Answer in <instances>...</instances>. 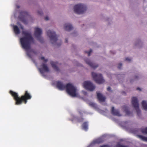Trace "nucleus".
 <instances>
[{"mask_svg": "<svg viewBox=\"0 0 147 147\" xmlns=\"http://www.w3.org/2000/svg\"><path fill=\"white\" fill-rule=\"evenodd\" d=\"M20 14L25 17L28 15V13L25 11H22L20 12Z\"/></svg>", "mask_w": 147, "mask_h": 147, "instance_id": "obj_21", "label": "nucleus"}, {"mask_svg": "<svg viewBox=\"0 0 147 147\" xmlns=\"http://www.w3.org/2000/svg\"><path fill=\"white\" fill-rule=\"evenodd\" d=\"M27 55L30 58L31 57V55H30V54L29 53H27Z\"/></svg>", "mask_w": 147, "mask_h": 147, "instance_id": "obj_36", "label": "nucleus"}, {"mask_svg": "<svg viewBox=\"0 0 147 147\" xmlns=\"http://www.w3.org/2000/svg\"><path fill=\"white\" fill-rule=\"evenodd\" d=\"M142 104L143 108L145 110H147V103L146 101L143 100L142 102Z\"/></svg>", "mask_w": 147, "mask_h": 147, "instance_id": "obj_18", "label": "nucleus"}, {"mask_svg": "<svg viewBox=\"0 0 147 147\" xmlns=\"http://www.w3.org/2000/svg\"><path fill=\"white\" fill-rule=\"evenodd\" d=\"M20 20L23 23L25 24H27V21L24 19L20 18Z\"/></svg>", "mask_w": 147, "mask_h": 147, "instance_id": "obj_25", "label": "nucleus"}, {"mask_svg": "<svg viewBox=\"0 0 147 147\" xmlns=\"http://www.w3.org/2000/svg\"><path fill=\"white\" fill-rule=\"evenodd\" d=\"M20 28H21V29L22 30H23L24 29L23 26H20Z\"/></svg>", "mask_w": 147, "mask_h": 147, "instance_id": "obj_37", "label": "nucleus"}, {"mask_svg": "<svg viewBox=\"0 0 147 147\" xmlns=\"http://www.w3.org/2000/svg\"><path fill=\"white\" fill-rule=\"evenodd\" d=\"M138 76H136L135 77V79L136 80V79H137V78H138Z\"/></svg>", "mask_w": 147, "mask_h": 147, "instance_id": "obj_39", "label": "nucleus"}, {"mask_svg": "<svg viewBox=\"0 0 147 147\" xmlns=\"http://www.w3.org/2000/svg\"><path fill=\"white\" fill-rule=\"evenodd\" d=\"M137 136L141 140L147 142V137L140 135H137Z\"/></svg>", "mask_w": 147, "mask_h": 147, "instance_id": "obj_20", "label": "nucleus"}, {"mask_svg": "<svg viewBox=\"0 0 147 147\" xmlns=\"http://www.w3.org/2000/svg\"><path fill=\"white\" fill-rule=\"evenodd\" d=\"M88 122H84L82 124V127L83 129L85 130H87L88 129Z\"/></svg>", "mask_w": 147, "mask_h": 147, "instance_id": "obj_19", "label": "nucleus"}, {"mask_svg": "<svg viewBox=\"0 0 147 147\" xmlns=\"http://www.w3.org/2000/svg\"><path fill=\"white\" fill-rule=\"evenodd\" d=\"M13 29L14 32L15 34H18L20 33V30L17 26L16 25L13 26Z\"/></svg>", "mask_w": 147, "mask_h": 147, "instance_id": "obj_16", "label": "nucleus"}, {"mask_svg": "<svg viewBox=\"0 0 147 147\" xmlns=\"http://www.w3.org/2000/svg\"><path fill=\"white\" fill-rule=\"evenodd\" d=\"M116 147H128L126 146H123L120 144H118L116 146Z\"/></svg>", "mask_w": 147, "mask_h": 147, "instance_id": "obj_27", "label": "nucleus"}, {"mask_svg": "<svg viewBox=\"0 0 147 147\" xmlns=\"http://www.w3.org/2000/svg\"><path fill=\"white\" fill-rule=\"evenodd\" d=\"M142 131L143 133L147 134V127L142 129Z\"/></svg>", "mask_w": 147, "mask_h": 147, "instance_id": "obj_24", "label": "nucleus"}, {"mask_svg": "<svg viewBox=\"0 0 147 147\" xmlns=\"http://www.w3.org/2000/svg\"><path fill=\"white\" fill-rule=\"evenodd\" d=\"M19 7H20L19 6H17V8H19Z\"/></svg>", "mask_w": 147, "mask_h": 147, "instance_id": "obj_41", "label": "nucleus"}, {"mask_svg": "<svg viewBox=\"0 0 147 147\" xmlns=\"http://www.w3.org/2000/svg\"><path fill=\"white\" fill-rule=\"evenodd\" d=\"M83 85L85 89L91 91L94 90L95 88V86L90 81H85Z\"/></svg>", "mask_w": 147, "mask_h": 147, "instance_id": "obj_9", "label": "nucleus"}, {"mask_svg": "<svg viewBox=\"0 0 147 147\" xmlns=\"http://www.w3.org/2000/svg\"><path fill=\"white\" fill-rule=\"evenodd\" d=\"M137 90H139L140 91L141 90V89H140V88H137Z\"/></svg>", "mask_w": 147, "mask_h": 147, "instance_id": "obj_38", "label": "nucleus"}, {"mask_svg": "<svg viewBox=\"0 0 147 147\" xmlns=\"http://www.w3.org/2000/svg\"><path fill=\"white\" fill-rule=\"evenodd\" d=\"M131 102L133 107L136 110L138 115L139 116L141 114L140 111L139 109V104L137 98L136 97H132Z\"/></svg>", "mask_w": 147, "mask_h": 147, "instance_id": "obj_7", "label": "nucleus"}, {"mask_svg": "<svg viewBox=\"0 0 147 147\" xmlns=\"http://www.w3.org/2000/svg\"><path fill=\"white\" fill-rule=\"evenodd\" d=\"M41 66L42 67L39 68V70L42 74H43L44 72H48L49 71V68L45 64L43 63Z\"/></svg>", "mask_w": 147, "mask_h": 147, "instance_id": "obj_10", "label": "nucleus"}, {"mask_svg": "<svg viewBox=\"0 0 147 147\" xmlns=\"http://www.w3.org/2000/svg\"><path fill=\"white\" fill-rule=\"evenodd\" d=\"M22 37L20 38V41L22 47L26 50L30 48L31 44L34 42V39L31 34L26 31L22 32Z\"/></svg>", "mask_w": 147, "mask_h": 147, "instance_id": "obj_1", "label": "nucleus"}, {"mask_svg": "<svg viewBox=\"0 0 147 147\" xmlns=\"http://www.w3.org/2000/svg\"><path fill=\"white\" fill-rule=\"evenodd\" d=\"M92 49H90V51L88 52L87 51H85V52L86 53H88V56H90V54L92 52Z\"/></svg>", "mask_w": 147, "mask_h": 147, "instance_id": "obj_26", "label": "nucleus"}, {"mask_svg": "<svg viewBox=\"0 0 147 147\" xmlns=\"http://www.w3.org/2000/svg\"><path fill=\"white\" fill-rule=\"evenodd\" d=\"M86 9V6L81 4H78L75 5L74 8V12L78 14H82Z\"/></svg>", "mask_w": 147, "mask_h": 147, "instance_id": "obj_5", "label": "nucleus"}, {"mask_svg": "<svg viewBox=\"0 0 147 147\" xmlns=\"http://www.w3.org/2000/svg\"><path fill=\"white\" fill-rule=\"evenodd\" d=\"M38 14H39V15H41L42 14V12L41 11H38Z\"/></svg>", "mask_w": 147, "mask_h": 147, "instance_id": "obj_33", "label": "nucleus"}, {"mask_svg": "<svg viewBox=\"0 0 147 147\" xmlns=\"http://www.w3.org/2000/svg\"><path fill=\"white\" fill-rule=\"evenodd\" d=\"M47 36L50 38L51 43L53 44L57 45V46H60L62 43L61 40L59 41V43L57 44V42L58 40V36L55 32L51 30H48L47 32Z\"/></svg>", "mask_w": 147, "mask_h": 147, "instance_id": "obj_4", "label": "nucleus"}, {"mask_svg": "<svg viewBox=\"0 0 147 147\" xmlns=\"http://www.w3.org/2000/svg\"><path fill=\"white\" fill-rule=\"evenodd\" d=\"M42 33V31L41 29L38 28H35L34 34L36 37L40 42L42 43L43 42V40L41 36Z\"/></svg>", "mask_w": 147, "mask_h": 147, "instance_id": "obj_8", "label": "nucleus"}, {"mask_svg": "<svg viewBox=\"0 0 147 147\" xmlns=\"http://www.w3.org/2000/svg\"><path fill=\"white\" fill-rule=\"evenodd\" d=\"M130 82H132V80H131Z\"/></svg>", "mask_w": 147, "mask_h": 147, "instance_id": "obj_43", "label": "nucleus"}, {"mask_svg": "<svg viewBox=\"0 0 147 147\" xmlns=\"http://www.w3.org/2000/svg\"><path fill=\"white\" fill-rule=\"evenodd\" d=\"M123 93H125V92H123Z\"/></svg>", "mask_w": 147, "mask_h": 147, "instance_id": "obj_42", "label": "nucleus"}, {"mask_svg": "<svg viewBox=\"0 0 147 147\" xmlns=\"http://www.w3.org/2000/svg\"><path fill=\"white\" fill-rule=\"evenodd\" d=\"M85 61L87 64L94 69H95L98 66V65L92 63L88 59H85Z\"/></svg>", "mask_w": 147, "mask_h": 147, "instance_id": "obj_11", "label": "nucleus"}, {"mask_svg": "<svg viewBox=\"0 0 147 147\" xmlns=\"http://www.w3.org/2000/svg\"><path fill=\"white\" fill-rule=\"evenodd\" d=\"M97 96L98 100L101 102H104L105 101V98L100 93H97Z\"/></svg>", "mask_w": 147, "mask_h": 147, "instance_id": "obj_14", "label": "nucleus"}, {"mask_svg": "<svg viewBox=\"0 0 147 147\" xmlns=\"http://www.w3.org/2000/svg\"><path fill=\"white\" fill-rule=\"evenodd\" d=\"M104 141V139L102 138H100L93 141L94 144H100L102 143Z\"/></svg>", "mask_w": 147, "mask_h": 147, "instance_id": "obj_17", "label": "nucleus"}, {"mask_svg": "<svg viewBox=\"0 0 147 147\" xmlns=\"http://www.w3.org/2000/svg\"><path fill=\"white\" fill-rule=\"evenodd\" d=\"M111 113L112 115H116L118 116H121L119 111L115 109L114 107H112Z\"/></svg>", "mask_w": 147, "mask_h": 147, "instance_id": "obj_12", "label": "nucleus"}, {"mask_svg": "<svg viewBox=\"0 0 147 147\" xmlns=\"http://www.w3.org/2000/svg\"><path fill=\"white\" fill-rule=\"evenodd\" d=\"M122 66V64L121 63H120L119 64L118 66V68L119 69H120L121 68V67Z\"/></svg>", "mask_w": 147, "mask_h": 147, "instance_id": "obj_31", "label": "nucleus"}, {"mask_svg": "<svg viewBox=\"0 0 147 147\" xmlns=\"http://www.w3.org/2000/svg\"><path fill=\"white\" fill-rule=\"evenodd\" d=\"M76 119L78 122L80 123L83 121L84 119L82 117L77 118Z\"/></svg>", "mask_w": 147, "mask_h": 147, "instance_id": "obj_23", "label": "nucleus"}, {"mask_svg": "<svg viewBox=\"0 0 147 147\" xmlns=\"http://www.w3.org/2000/svg\"><path fill=\"white\" fill-rule=\"evenodd\" d=\"M92 75L94 80L97 83L100 84L104 82L105 80L101 74H97L95 73L92 72Z\"/></svg>", "mask_w": 147, "mask_h": 147, "instance_id": "obj_6", "label": "nucleus"}, {"mask_svg": "<svg viewBox=\"0 0 147 147\" xmlns=\"http://www.w3.org/2000/svg\"><path fill=\"white\" fill-rule=\"evenodd\" d=\"M89 105L91 107L96 108L97 107L96 105L94 102H91L89 103Z\"/></svg>", "mask_w": 147, "mask_h": 147, "instance_id": "obj_22", "label": "nucleus"}, {"mask_svg": "<svg viewBox=\"0 0 147 147\" xmlns=\"http://www.w3.org/2000/svg\"><path fill=\"white\" fill-rule=\"evenodd\" d=\"M65 42L66 43H67L68 42V40L67 39H65Z\"/></svg>", "mask_w": 147, "mask_h": 147, "instance_id": "obj_40", "label": "nucleus"}, {"mask_svg": "<svg viewBox=\"0 0 147 147\" xmlns=\"http://www.w3.org/2000/svg\"><path fill=\"white\" fill-rule=\"evenodd\" d=\"M100 147H111L110 146L107 145H104L101 146Z\"/></svg>", "mask_w": 147, "mask_h": 147, "instance_id": "obj_32", "label": "nucleus"}, {"mask_svg": "<svg viewBox=\"0 0 147 147\" xmlns=\"http://www.w3.org/2000/svg\"><path fill=\"white\" fill-rule=\"evenodd\" d=\"M64 28L66 30L69 31L72 29L73 27L70 24L66 23L65 24Z\"/></svg>", "mask_w": 147, "mask_h": 147, "instance_id": "obj_13", "label": "nucleus"}, {"mask_svg": "<svg viewBox=\"0 0 147 147\" xmlns=\"http://www.w3.org/2000/svg\"><path fill=\"white\" fill-rule=\"evenodd\" d=\"M111 89V88L110 87H108L107 88V90L108 91H109Z\"/></svg>", "mask_w": 147, "mask_h": 147, "instance_id": "obj_34", "label": "nucleus"}, {"mask_svg": "<svg viewBox=\"0 0 147 147\" xmlns=\"http://www.w3.org/2000/svg\"><path fill=\"white\" fill-rule=\"evenodd\" d=\"M41 59L43 60V61L45 62H47L48 61V59H45L44 57H41Z\"/></svg>", "mask_w": 147, "mask_h": 147, "instance_id": "obj_29", "label": "nucleus"}, {"mask_svg": "<svg viewBox=\"0 0 147 147\" xmlns=\"http://www.w3.org/2000/svg\"><path fill=\"white\" fill-rule=\"evenodd\" d=\"M56 86L60 90H63L66 89L67 93L72 96L75 97L77 96L76 89L71 84L68 83L65 86L62 82L57 81L56 82Z\"/></svg>", "mask_w": 147, "mask_h": 147, "instance_id": "obj_3", "label": "nucleus"}, {"mask_svg": "<svg viewBox=\"0 0 147 147\" xmlns=\"http://www.w3.org/2000/svg\"><path fill=\"white\" fill-rule=\"evenodd\" d=\"M131 59L129 57H127L125 58V61H127L128 62H130L131 61Z\"/></svg>", "mask_w": 147, "mask_h": 147, "instance_id": "obj_30", "label": "nucleus"}, {"mask_svg": "<svg viewBox=\"0 0 147 147\" xmlns=\"http://www.w3.org/2000/svg\"><path fill=\"white\" fill-rule=\"evenodd\" d=\"M9 93L16 101L15 105H20L22 102L26 104L27 100L30 99L32 98L31 95L28 91H26L24 95L21 97L19 96L17 93L12 90H10Z\"/></svg>", "mask_w": 147, "mask_h": 147, "instance_id": "obj_2", "label": "nucleus"}, {"mask_svg": "<svg viewBox=\"0 0 147 147\" xmlns=\"http://www.w3.org/2000/svg\"><path fill=\"white\" fill-rule=\"evenodd\" d=\"M51 64L52 67L54 69L57 71H58L59 70V69L57 67V65L58 64L57 62H54L53 61H51Z\"/></svg>", "mask_w": 147, "mask_h": 147, "instance_id": "obj_15", "label": "nucleus"}, {"mask_svg": "<svg viewBox=\"0 0 147 147\" xmlns=\"http://www.w3.org/2000/svg\"><path fill=\"white\" fill-rule=\"evenodd\" d=\"M125 111L127 115H130V112L127 109H125Z\"/></svg>", "mask_w": 147, "mask_h": 147, "instance_id": "obj_28", "label": "nucleus"}, {"mask_svg": "<svg viewBox=\"0 0 147 147\" xmlns=\"http://www.w3.org/2000/svg\"><path fill=\"white\" fill-rule=\"evenodd\" d=\"M45 19L46 20H48L49 19V18L47 16L45 18Z\"/></svg>", "mask_w": 147, "mask_h": 147, "instance_id": "obj_35", "label": "nucleus"}]
</instances>
